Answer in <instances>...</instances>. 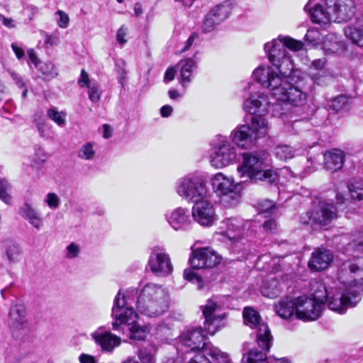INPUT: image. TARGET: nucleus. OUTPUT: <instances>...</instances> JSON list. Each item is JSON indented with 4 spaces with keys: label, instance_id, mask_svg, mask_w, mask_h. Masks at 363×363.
Here are the masks:
<instances>
[{
    "label": "nucleus",
    "instance_id": "obj_29",
    "mask_svg": "<svg viewBox=\"0 0 363 363\" xmlns=\"http://www.w3.org/2000/svg\"><path fill=\"white\" fill-rule=\"evenodd\" d=\"M18 213L27 220L30 225L36 229H40L43 225V220L40 215L30 205L25 203L18 209Z\"/></svg>",
    "mask_w": 363,
    "mask_h": 363
},
{
    "label": "nucleus",
    "instance_id": "obj_27",
    "mask_svg": "<svg viewBox=\"0 0 363 363\" xmlns=\"http://www.w3.org/2000/svg\"><path fill=\"white\" fill-rule=\"evenodd\" d=\"M344 161V152L338 149L328 151L324 155L325 168L332 172L340 170L342 167Z\"/></svg>",
    "mask_w": 363,
    "mask_h": 363
},
{
    "label": "nucleus",
    "instance_id": "obj_56",
    "mask_svg": "<svg viewBox=\"0 0 363 363\" xmlns=\"http://www.w3.org/2000/svg\"><path fill=\"white\" fill-rule=\"evenodd\" d=\"M28 55L30 62L34 65V67L36 69H38V67L41 64V62L38 58L37 55H35L34 50L32 48L28 50Z\"/></svg>",
    "mask_w": 363,
    "mask_h": 363
},
{
    "label": "nucleus",
    "instance_id": "obj_20",
    "mask_svg": "<svg viewBox=\"0 0 363 363\" xmlns=\"http://www.w3.org/2000/svg\"><path fill=\"white\" fill-rule=\"evenodd\" d=\"M91 337L101 351L106 353L112 352L121 342L119 337L112 334L110 331H105L101 328L93 332Z\"/></svg>",
    "mask_w": 363,
    "mask_h": 363
},
{
    "label": "nucleus",
    "instance_id": "obj_52",
    "mask_svg": "<svg viewBox=\"0 0 363 363\" xmlns=\"http://www.w3.org/2000/svg\"><path fill=\"white\" fill-rule=\"evenodd\" d=\"M128 35V28L125 26H122L117 31L116 40L121 45H123L126 43L127 40L125 39Z\"/></svg>",
    "mask_w": 363,
    "mask_h": 363
},
{
    "label": "nucleus",
    "instance_id": "obj_44",
    "mask_svg": "<svg viewBox=\"0 0 363 363\" xmlns=\"http://www.w3.org/2000/svg\"><path fill=\"white\" fill-rule=\"evenodd\" d=\"M306 41L312 44L318 43L320 40V33L318 29L315 28H308L304 37Z\"/></svg>",
    "mask_w": 363,
    "mask_h": 363
},
{
    "label": "nucleus",
    "instance_id": "obj_48",
    "mask_svg": "<svg viewBox=\"0 0 363 363\" xmlns=\"http://www.w3.org/2000/svg\"><path fill=\"white\" fill-rule=\"evenodd\" d=\"M56 15L57 16V25L62 28H67L69 22V18L68 15L61 10L57 11L56 12Z\"/></svg>",
    "mask_w": 363,
    "mask_h": 363
},
{
    "label": "nucleus",
    "instance_id": "obj_64",
    "mask_svg": "<svg viewBox=\"0 0 363 363\" xmlns=\"http://www.w3.org/2000/svg\"><path fill=\"white\" fill-rule=\"evenodd\" d=\"M0 20L2 23L7 28H12L16 26L12 18H6L4 16L0 14Z\"/></svg>",
    "mask_w": 363,
    "mask_h": 363
},
{
    "label": "nucleus",
    "instance_id": "obj_54",
    "mask_svg": "<svg viewBox=\"0 0 363 363\" xmlns=\"http://www.w3.org/2000/svg\"><path fill=\"white\" fill-rule=\"evenodd\" d=\"M93 82L89 80V74L84 69H82L80 77L78 79L79 86L84 87L91 85Z\"/></svg>",
    "mask_w": 363,
    "mask_h": 363
},
{
    "label": "nucleus",
    "instance_id": "obj_16",
    "mask_svg": "<svg viewBox=\"0 0 363 363\" xmlns=\"http://www.w3.org/2000/svg\"><path fill=\"white\" fill-rule=\"evenodd\" d=\"M206 335L201 328H194L184 333L179 337L178 350H183L184 353L189 351L203 350L206 347H213L206 342Z\"/></svg>",
    "mask_w": 363,
    "mask_h": 363
},
{
    "label": "nucleus",
    "instance_id": "obj_41",
    "mask_svg": "<svg viewBox=\"0 0 363 363\" xmlns=\"http://www.w3.org/2000/svg\"><path fill=\"white\" fill-rule=\"evenodd\" d=\"M348 189L352 199L361 201L363 199V182H358L348 184Z\"/></svg>",
    "mask_w": 363,
    "mask_h": 363
},
{
    "label": "nucleus",
    "instance_id": "obj_33",
    "mask_svg": "<svg viewBox=\"0 0 363 363\" xmlns=\"http://www.w3.org/2000/svg\"><path fill=\"white\" fill-rule=\"evenodd\" d=\"M213 349H218L217 347H206L202 351L199 352L193 358H191L189 363H212V362L207 357L210 356L212 359L217 363H223V359L220 355L218 358L213 356L211 354H208V352Z\"/></svg>",
    "mask_w": 363,
    "mask_h": 363
},
{
    "label": "nucleus",
    "instance_id": "obj_17",
    "mask_svg": "<svg viewBox=\"0 0 363 363\" xmlns=\"http://www.w3.org/2000/svg\"><path fill=\"white\" fill-rule=\"evenodd\" d=\"M323 307L307 296L296 298V318L303 321L317 320L321 315Z\"/></svg>",
    "mask_w": 363,
    "mask_h": 363
},
{
    "label": "nucleus",
    "instance_id": "obj_55",
    "mask_svg": "<svg viewBox=\"0 0 363 363\" xmlns=\"http://www.w3.org/2000/svg\"><path fill=\"white\" fill-rule=\"evenodd\" d=\"M28 55L30 62L34 65V67L36 69H38V67L41 64V62L38 58L37 55H35L34 50L32 48L28 50Z\"/></svg>",
    "mask_w": 363,
    "mask_h": 363
},
{
    "label": "nucleus",
    "instance_id": "obj_21",
    "mask_svg": "<svg viewBox=\"0 0 363 363\" xmlns=\"http://www.w3.org/2000/svg\"><path fill=\"white\" fill-rule=\"evenodd\" d=\"M218 308L216 303L208 300L206 305L202 306L203 315L205 318L204 330L207 335H213L220 328V323L222 320L219 315H214Z\"/></svg>",
    "mask_w": 363,
    "mask_h": 363
},
{
    "label": "nucleus",
    "instance_id": "obj_4",
    "mask_svg": "<svg viewBox=\"0 0 363 363\" xmlns=\"http://www.w3.org/2000/svg\"><path fill=\"white\" fill-rule=\"evenodd\" d=\"M363 272V257L354 256L342 262L337 272V289L344 294L346 303L354 307L361 300L363 279H357Z\"/></svg>",
    "mask_w": 363,
    "mask_h": 363
},
{
    "label": "nucleus",
    "instance_id": "obj_43",
    "mask_svg": "<svg viewBox=\"0 0 363 363\" xmlns=\"http://www.w3.org/2000/svg\"><path fill=\"white\" fill-rule=\"evenodd\" d=\"M347 104V98L345 95H339L335 98L330 105V108L338 111L342 110Z\"/></svg>",
    "mask_w": 363,
    "mask_h": 363
},
{
    "label": "nucleus",
    "instance_id": "obj_57",
    "mask_svg": "<svg viewBox=\"0 0 363 363\" xmlns=\"http://www.w3.org/2000/svg\"><path fill=\"white\" fill-rule=\"evenodd\" d=\"M58 74L57 69L52 63H47V79H53Z\"/></svg>",
    "mask_w": 363,
    "mask_h": 363
},
{
    "label": "nucleus",
    "instance_id": "obj_26",
    "mask_svg": "<svg viewBox=\"0 0 363 363\" xmlns=\"http://www.w3.org/2000/svg\"><path fill=\"white\" fill-rule=\"evenodd\" d=\"M198 60L194 57H189L180 60V78L179 83L183 87H186L192 81L193 72L197 68Z\"/></svg>",
    "mask_w": 363,
    "mask_h": 363
},
{
    "label": "nucleus",
    "instance_id": "obj_58",
    "mask_svg": "<svg viewBox=\"0 0 363 363\" xmlns=\"http://www.w3.org/2000/svg\"><path fill=\"white\" fill-rule=\"evenodd\" d=\"M277 224L274 220L269 219L263 224L264 230L267 233H272L277 228Z\"/></svg>",
    "mask_w": 363,
    "mask_h": 363
},
{
    "label": "nucleus",
    "instance_id": "obj_30",
    "mask_svg": "<svg viewBox=\"0 0 363 363\" xmlns=\"http://www.w3.org/2000/svg\"><path fill=\"white\" fill-rule=\"evenodd\" d=\"M258 346L262 349V350H259L257 348H252L243 354L242 359L243 363H268L267 352L269 350L270 347L267 350L259 345Z\"/></svg>",
    "mask_w": 363,
    "mask_h": 363
},
{
    "label": "nucleus",
    "instance_id": "obj_34",
    "mask_svg": "<svg viewBox=\"0 0 363 363\" xmlns=\"http://www.w3.org/2000/svg\"><path fill=\"white\" fill-rule=\"evenodd\" d=\"M32 123L39 135L43 137L45 127V114L43 108L38 109L34 112L32 117Z\"/></svg>",
    "mask_w": 363,
    "mask_h": 363
},
{
    "label": "nucleus",
    "instance_id": "obj_37",
    "mask_svg": "<svg viewBox=\"0 0 363 363\" xmlns=\"http://www.w3.org/2000/svg\"><path fill=\"white\" fill-rule=\"evenodd\" d=\"M96 155L94 144L91 142L82 145L77 151V157L84 160H92Z\"/></svg>",
    "mask_w": 363,
    "mask_h": 363
},
{
    "label": "nucleus",
    "instance_id": "obj_53",
    "mask_svg": "<svg viewBox=\"0 0 363 363\" xmlns=\"http://www.w3.org/2000/svg\"><path fill=\"white\" fill-rule=\"evenodd\" d=\"M350 247H356L357 250H360L363 247V230L359 231L357 235H355L353 240L349 244Z\"/></svg>",
    "mask_w": 363,
    "mask_h": 363
},
{
    "label": "nucleus",
    "instance_id": "obj_13",
    "mask_svg": "<svg viewBox=\"0 0 363 363\" xmlns=\"http://www.w3.org/2000/svg\"><path fill=\"white\" fill-rule=\"evenodd\" d=\"M236 158L235 147L222 138L214 146L213 152L211 156V163L212 166L220 169L233 163Z\"/></svg>",
    "mask_w": 363,
    "mask_h": 363
},
{
    "label": "nucleus",
    "instance_id": "obj_38",
    "mask_svg": "<svg viewBox=\"0 0 363 363\" xmlns=\"http://www.w3.org/2000/svg\"><path fill=\"white\" fill-rule=\"evenodd\" d=\"M252 95H262V96H264V97H266V99H267V101L269 102V106L267 112L265 114L269 113L270 109L272 110V116L274 117L281 118L285 114V112L284 111V108L283 107V104L281 102H274H274L270 101L269 99V96L267 94L259 91V92H256L254 94H251L250 96H252Z\"/></svg>",
    "mask_w": 363,
    "mask_h": 363
},
{
    "label": "nucleus",
    "instance_id": "obj_15",
    "mask_svg": "<svg viewBox=\"0 0 363 363\" xmlns=\"http://www.w3.org/2000/svg\"><path fill=\"white\" fill-rule=\"evenodd\" d=\"M232 3L229 1L216 6L206 15L201 28L203 33L213 31L218 26L225 21L231 14Z\"/></svg>",
    "mask_w": 363,
    "mask_h": 363
},
{
    "label": "nucleus",
    "instance_id": "obj_40",
    "mask_svg": "<svg viewBox=\"0 0 363 363\" xmlns=\"http://www.w3.org/2000/svg\"><path fill=\"white\" fill-rule=\"evenodd\" d=\"M6 255L9 263H16L21 257V250L16 245H11L6 250Z\"/></svg>",
    "mask_w": 363,
    "mask_h": 363
},
{
    "label": "nucleus",
    "instance_id": "obj_18",
    "mask_svg": "<svg viewBox=\"0 0 363 363\" xmlns=\"http://www.w3.org/2000/svg\"><path fill=\"white\" fill-rule=\"evenodd\" d=\"M221 257L210 247L197 248L192 252L190 264L194 269L213 268L217 266Z\"/></svg>",
    "mask_w": 363,
    "mask_h": 363
},
{
    "label": "nucleus",
    "instance_id": "obj_63",
    "mask_svg": "<svg viewBox=\"0 0 363 363\" xmlns=\"http://www.w3.org/2000/svg\"><path fill=\"white\" fill-rule=\"evenodd\" d=\"M79 359L80 363H95L94 357L87 354H82Z\"/></svg>",
    "mask_w": 363,
    "mask_h": 363
},
{
    "label": "nucleus",
    "instance_id": "obj_23",
    "mask_svg": "<svg viewBox=\"0 0 363 363\" xmlns=\"http://www.w3.org/2000/svg\"><path fill=\"white\" fill-rule=\"evenodd\" d=\"M26 311L24 305L16 303L11 306L9 313V325L12 330H20L27 327Z\"/></svg>",
    "mask_w": 363,
    "mask_h": 363
},
{
    "label": "nucleus",
    "instance_id": "obj_14",
    "mask_svg": "<svg viewBox=\"0 0 363 363\" xmlns=\"http://www.w3.org/2000/svg\"><path fill=\"white\" fill-rule=\"evenodd\" d=\"M148 266L157 277H165L173 271V265L169 254L163 247L159 246H155L151 249Z\"/></svg>",
    "mask_w": 363,
    "mask_h": 363
},
{
    "label": "nucleus",
    "instance_id": "obj_22",
    "mask_svg": "<svg viewBox=\"0 0 363 363\" xmlns=\"http://www.w3.org/2000/svg\"><path fill=\"white\" fill-rule=\"evenodd\" d=\"M333 260V255L329 250L318 248L312 253L308 265L313 271H321L326 269Z\"/></svg>",
    "mask_w": 363,
    "mask_h": 363
},
{
    "label": "nucleus",
    "instance_id": "obj_31",
    "mask_svg": "<svg viewBox=\"0 0 363 363\" xmlns=\"http://www.w3.org/2000/svg\"><path fill=\"white\" fill-rule=\"evenodd\" d=\"M344 48V43L336 34L330 33L327 35L324 42V49L328 53H337Z\"/></svg>",
    "mask_w": 363,
    "mask_h": 363
},
{
    "label": "nucleus",
    "instance_id": "obj_50",
    "mask_svg": "<svg viewBox=\"0 0 363 363\" xmlns=\"http://www.w3.org/2000/svg\"><path fill=\"white\" fill-rule=\"evenodd\" d=\"M138 357L142 363H155L153 354L146 349L139 350Z\"/></svg>",
    "mask_w": 363,
    "mask_h": 363
},
{
    "label": "nucleus",
    "instance_id": "obj_60",
    "mask_svg": "<svg viewBox=\"0 0 363 363\" xmlns=\"http://www.w3.org/2000/svg\"><path fill=\"white\" fill-rule=\"evenodd\" d=\"M172 112L173 108L170 105H164L160 108V114L164 118L170 116Z\"/></svg>",
    "mask_w": 363,
    "mask_h": 363
},
{
    "label": "nucleus",
    "instance_id": "obj_10",
    "mask_svg": "<svg viewBox=\"0 0 363 363\" xmlns=\"http://www.w3.org/2000/svg\"><path fill=\"white\" fill-rule=\"evenodd\" d=\"M211 181L213 191L224 205L232 206L238 202L240 191L233 177L219 172L214 174Z\"/></svg>",
    "mask_w": 363,
    "mask_h": 363
},
{
    "label": "nucleus",
    "instance_id": "obj_8",
    "mask_svg": "<svg viewBox=\"0 0 363 363\" xmlns=\"http://www.w3.org/2000/svg\"><path fill=\"white\" fill-rule=\"evenodd\" d=\"M311 294L313 300H315L318 304H321L323 308L325 302L328 303V308L340 314L346 312L349 307H351L346 303L344 298V294H341L337 289L336 281H329L321 283L315 281L311 284Z\"/></svg>",
    "mask_w": 363,
    "mask_h": 363
},
{
    "label": "nucleus",
    "instance_id": "obj_24",
    "mask_svg": "<svg viewBox=\"0 0 363 363\" xmlns=\"http://www.w3.org/2000/svg\"><path fill=\"white\" fill-rule=\"evenodd\" d=\"M166 218L169 224L177 230L184 229L191 223L188 211L181 207L177 208L167 214Z\"/></svg>",
    "mask_w": 363,
    "mask_h": 363
},
{
    "label": "nucleus",
    "instance_id": "obj_61",
    "mask_svg": "<svg viewBox=\"0 0 363 363\" xmlns=\"http://www.w3.org/2000/svg\"><path fill=\"white\" fill-rule=\"evenodd\" d=\"M11 77L12 79L15 81L16 84L19 86L20 88H23L25 84L23 82V80L22 77L18 74L17 73H15L13 72H10Z\"/></svg>",
    "mask_w": 363,
    "mask_h": 363
},
{
    "label": "nucleus",
    "instance_id": "obj_59",
    "mask_svg": "<svg viewBox=\"0 0 363 363\" xmlns=\"http://www.w3.org/2000/svg\"><path fill=\"white\" fill-rule=\"evenodd\" d=\"M11 48L18 60H21L24 57L25 52L23 49L19 45H18L17 43H12Z\"/></svg>",
    "mask_w": 363,
    "mask_h": 363
},
{
    "label": "nucleus",
    "instance_id": "obj_6",
    "mask_svg": "<svg viewBox=\"0 0 363 363\" xmlns=\"http://www.w3.org/2000/svg\"><path fill=\"white\" fill-rule=\"evenodd\" d=\"M242 161L237 170L242 182H262L267 184L278 181V174L268 167V154L265 151L246 152L241 154Z\"/></svg>",
    "mask_w": 363,
    "mask_h": 363
},
{
    "label": "nucleus",
    "instance_id": "obj_42",
    "mask_svg": "<svg viewBox=\"0 0 363 363\" xmlns=\"http://www.w3.org/2000/svg\"><path fill=\"white\" fill-rule=\"evenodd\" d=\"M9 188V182L5 179H0V199L7 204H10L11 202V196L8 192Z\"/></svg>",
    "mask_w": 363,
    "mask_h": 363
},
{
    "label": "nucleus",
    "instance_id": "obj_9",
    "mask_svg": "<svg viewBox=\"0 0 363 363\" xmlns=\"http://www.w3.org/2000/svg\"><path fill=\"white\" fill-rule=\"evenodd\" d=\"M175 190L188 202L196 203L207 195V179L201 172L188 174L177 181Z\"/></svg>",
    "mask_w": 363,
    "mask_h": 363
},
{
    "label": "nucleus",
    "instance_id": "obj_2",
    "mask_svg": "<svg viewBox=\"0 0 363 363\" xmlns=\"http://www.w3.org/2000/svg\"><path fill=\"white\" fill-rule=\"evenodd\" d=\"M269 102L262 95H252L243 104V108L253 115L251 125L244 124L238 126L230 133L232 141L243 149L251 148L257 140L267 134L268 123L264 118Z\"/></svg>",
    "mask_w": 363,
    "mask_h": 363
},
{
    "label": "nucleus",
    "instance_id": "obj_7",
    "mask_svg": "<svg viewBox=\"0 0 363 363\" xmlns=\"http://www.w3.org/2000/svg\"><path fill=\"white\" fill-rule=\"evenodd\" d=\"M121 295L119 291L113 301L111 313L114 319L112 323L113 330H120L121 328L123 329V325H127L130 339L145 340L150 332L148 328L135 323V319L138 317L137 313L124 297H121Z\"/></svg>",
    "mask_w": 363,
    "mask_h": 363
},
{
    "label": "nucleus",
    "instance_id": "obj_3",
    "mask_svg": "<svg viewBox=\"0 0 363 363\" xmlns=\"http://www.w3.org/2000/svg\"><path fill=\"white\" fill-rule=\"evenodd\" d=\"M125 299L132 306L135 303L137 311L150 318H156L166 313L169 306V294L163 286L155 283H147L140 289H130Z\"/></svg>",
    "mask_w": 363,
    "mask_h": 363
},
{
    "label": "nucleus",
    "instance_id": "obj_35",
    "mask_svg": "<svg viewBox=\"0 0 363 363\" xmlns=\"http://www.w3.org/2000/svg\"><path fill=\"white\" fill-rule=\"evenodd\" d=\"M274 152L279 160L286 161L295 156L296 150L288 145H279L274 148Z\"/></svg>",
    "mask_w": 363,
    "mask_h": 363
},
{
    "label": "nucleus",
    "instance_id": "obj_45",
    "mask_svg": "<svg viewBox=\"0 0 363 363\" xmlns=\"http://www.w3.org/2000/svg\"><path fill=\"white\" fill-rule=\"evenodd\" d=\"M80 252V246L74 242H72L67 247L65 255L68 259H73L78 257Z\"/></svg>",
    "mask_w": 363,
    "mask_h": 363
},
{
    "label": "nucleus",
    "instance_id": "obj_12",
    "mask_svg": "<svg viewBox=\"0 0 363 363\" xmlns=\"http://www.w3.org/2000/svg\"><path fill=\"white\" fill-rule=\"evenodd\" d=\"M244 323L251 328H257V342L259 346L269 349L272 346V335L267 324L261 320L257 311L246 307L242 312Z\"/></svg>",
    "mask_w": 363,
    "mask_h": 363
},
{
    "label": "nucleus",
    "instance_id": "obj_1",
    "mask_svg": "<svg viewBox=\"0 0 363 363\" xmlns=\"http://www.w3.org/2000/svg\"><path fill=\"white\" fill-rule=\"evenodd\" d=\"M303 43L288 36L279 35L277 39L264 45V50L272 65L281 77L272 70L269 66L261 65L253 72V77L262 86L269 89L271 94L282 102L294 106L306 103V94L289 82L294 66L287 55L286 48L294 51L302 49Z\"/></svg>",
    "mask_w": 363,
    "mask_h": 363
},
{
    "label": "nucleus",
    "instance_id": "obj_36",
    "mask_svg": "<svg viewBox=\"0 0 363 363\" xmlns=\"http://www.w3.org/2000/svg\"><path fill=\"white\" fill-rule=\"evenodd\" d=\"M45 162V152L43 146L35 145L34 147V152L30 156L31 166L36 169L43 167Z\"/></svg>",
    "mask_w": 363,
    "mask_h": 363
},
{
    "label": "nucleus",
    "instance_id": "obj_28",
    "mask_svg": "<svg viewBox=\"0 0 363 363\" xmlns=\"http://www.w3.org/2000/svg\"><path fill=\"white\" fill-rule=\"evenodd\" d=\"M274 308L279 317L288 319L296 313V298H284L275 304Z\"/></svg>",
    "mask_w": 363,
    "mask_h": 363
},
{
    "label": "nucleus",
    "instance_id": "obj_32",
    "mask_svg": "<svg viewBox=\"0 0 363 363\" xmlns=\"http://www.w3.org/2000/svg\"><path fill=\"white\" fill-rule=\"evenodd\" d=\"M345 34L352 43L363 47V29L354 26H348L345 28Z\"/></svg>",
    "mask_w": 363,
    "mask_h": 363
},
{
    "label": "nucleus",
    "instance_id": "obj_39",
    "mask_svg": "<svg viewBox=\"0 0 363 363\" xmlns=\"http://www.w3.org/2000/svg\"><path fill=\"white\" fill-rule=\"evenodd\" d=\"M47 116L60 127L66 125L67 113L64 111H59L53 107L47 111Z\"/></svg>",
    "mask_w": 363,
    "mask_h": 363
},
{
    "label": "nucleus",
    "instance_id": "obj_46",
    "mask_svg": "<svg viewBox=\"0 0 363 363\" xmlns=\"http://www.w3.org/2000/svg\"><path fill=\"white\" fill-rule=\"evenodd\" d=\"M184 278L193 283L199 284V287H201L202 279L196 272L191 269H186L184 272Z\"/></svg>",
    "mask_w": 363,
    "mask_h": 363
},
{
    "label": "nucleus",
    "instance_id": "obj_47",
    "mask_svg": "<svg viewBox=\"0 0 363 363\" xmlns=\"http://www.w3.org/2000/svg\"><path fill=\"white\" fill-rule=\"evenodd\" d=\"M89 99L92 102H97L100 99V94L99 92L98 86L95 82L87 86Z\"/></svg>",
    "mask_w": 363,
    "mask_h": 363
},
{
    "label": "nucleus",
    "instance_id": "obj_62",
    "mask_svg": "<svg viewBox=\"0 0 363 363\" xmlns=\"http://www.w3.org/2000/svg\"><path fill=\"white\" fill-rule=\"evenodd\" d=\"M175 74V70L172 67L168 68L165 73L164 77V81L166 82H171L174 79Z\"/></svg>",
    "mask_w": 363,
    "mask_h": 363
},
{
    "label": "nucleus",
    "instance_id": "obj_11",
    "mask_svg": "<svg viewBox=\"0 0 363 363\" xmlns=\"http://www.w3.org/2000/svg\"><path fill=\"white\" fill-rule=\"evenodd\" d=\"M337 210L335 205L325 201H320L311 212H307L300 217L301 223L303 224H315L325 227L337 218Z\"/></svg>",
    "mask_w": 363,
    "mask_h": 363
},
{
    "label": "nucleus",
    "instance_id": "obj_25",
    "mask_svg": "<svg viewBox=\"0 0 363 363\" xmlns=\"http://www.w3.org/2000/svg\"><path fill=\"white\" fill-rule=\"evenodd\" d=\"M226 230L221 233L223 239H227L231 242L232 245L238 247V243L242 240V229L240 222L237 219H228L225 221Z\"/></svg>",
    "mask_w": 363,
    "mask_h": 363
},
{
    "label": "nucleus",
    "instance_id": "obj_49",
    "mask_svg": "<svg viewBox=\"0 0 363 363\" xmlns=\"http://www.w3.org/2000/svg\"><path fill=\"white\" fill-rule=\"evenodd\" d=\"M275 207L274 201L269 199L262 200L258 203V208L260 213L271 211Z\"/></svg>",
    "mask_w": 363,
    "mask_h": 363
},
{
    "label": "nucleus",
    "instance_id": "obj_19",
    "mask_svg": "<svg viewBox=\"0 0 363 363\" xmlns=\"http://www.w3.org/2000/svg\"><path fill=\"white\" fill-rule=\"evenodd\" d=\"M192 216L196 222L203 226L212 225L216 220L213 206L205 199L194 203L192 208Z\"/></svg>",
    "mask_w": 363,
    "mask_h": 363
},
{
    "label": "nucleus",
    "instance_id": "obj_5",
    "mask_svg": "<svg viewBox=\"0 0 363 363\" xmlns=\"http://www.w3.org/2000/svg\"><path fill=\"white\" fill-rule=\"evenodd\" d=\"M309 0L304 6L311 19L315 23L327 25L331 21L347 22L355 14L356 6L353 0H323L321 3L311 6Z\"/></svg>",
    "mask_w": 363,
    "mask_h": 363
},
{
    "label": "nucleus",
    "instance_id": "obj_51",
    "mask_svg": "<svg viewBox=\"0 0 363 363\" xmlns=\"http://www.w3.org/2000/svg\"><path fill=\"white\" fill-rule=\"evenodd\" d=\"M60 203V199L55 193L47 194V205L52 209H57Z\"/></svg>",
    "mask_w": 363,
    "mask_h": 363
}]
</instances>
